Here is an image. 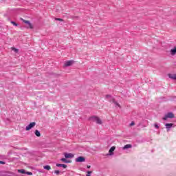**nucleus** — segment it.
Masks as SVG:
<instances>
[{"mask_svg": "<svg viewBox=\"0 0 176 176\" xmlns=\"http://www.w3.org/2000/svg\"><path fill=\"white\" fill-rule=\"evenodd\" d=\"M106 100H108V101H109V102H113V104H115V105H117V107H119L120 108V104H119V103H118V102L116 100H115V98H113V97H112V96L111 95H106Z\"/></svg>", "mask_w": 176, "mask_h": 176, "instance_id": "1", "label": "nucleus"}, {"mask_svg": "<svg viewBox=\"0 0 176 176\" xmlns=\"http://www.w3.org/2000/svg\"><path fill=\"white\" fill-rule=\"evenodd\" d=\"M21 20L25 23V28H30V30H32L34 28V25H32V23H31L30 21H27L25 19H23V18H21Z\"/></svg>", "mask_w": 176, "mask_h": 176, "instance_id": "2", "label": "nucleus"}, {"mask_svg": "<svg viewBox=\"0 0 176 176\" xmlns=\"http://www.w3.org/2000/svg\"><path fill=\"white\" fill-rule=\"evenodd\" d=\"M89 120H91V122H96V123H97V124H101V123H102V121H101V119H100V118L97 117V116H92L89 118Z\"/></svg>", "mask_w": 176, "mask_h": 176, "instance_id": "3", "label": "nucleus"}, {"mask_svg": "<svg viewBox=\"0 0 176 176\" xmlns=\"http://www.w3.org/2000/svg\"><path fill=\"white\" fill-rule=\"evenodd\" d=\"M36 123L35 122H32L30 123L29 125H28L25 128L26 131H30V130H31V129H32L33 127H35Z\"/></svg>", "mask_w": 176, "mask_h": 176, "instance_id": "4", "label": "nucleus"}, {"mask_svg": "<svg viewBox=\"0 0 176 176\" xmlns=\"http://www.w3.org/2000/svg\"><path fill=\"white\" fill-rule=\"evenodd\" d=\"M169 118L170 119H173L174 118V113H168L164 118L163 120H167V118Z\"/></svg>", "mask_w": 176, "mask_h": 176, "instance_id": "5", "label": "nucleus"}, {"mask_svg": "<svg viewBox=\"0 0 176 176\" xmlns=\"http://www.w3.org/2000/svg\"><path fill=\"white\" fill-rule=\"evenodd\" d=\"M75 63L74 60H67L64 63V67H71Z\"/></svg>", "mask_w": 176, "mask_h": 176, "instance_id": "6", "label": "nucleus"}, {"mask_svg": "<svg viewBox=\"0 0 176 176\" xmlns=\"http://www.w3.org/2000/svg\"><path fill=\"white\" fill-rule=\"evenodd\" d=\"M76 162L77 163H82V162H86V159L85 158V157L80 156V157H77V158L76 159Z\"/></svg>", "mask_w": 176, "mask_h": 176, "instance_id": "7", "label": "nucleus"}, {"mask_svg": "<svg viewBox=\"0 0 176 176\" xmlns=\"http://www.w3.org/2000/svg\"><path fill=\"white\" fill-rule=\"evenodd\" d=\"M64 156L65 159H72L74 157V154L71 153H65Z\"/></svg>", "mask_w": 176, "mask_h": 176, "instance_id": "8", "label": "nucleus"}, {"mask_svg": "<svg viewBox=\"0 0 176 176\" xmlns=\"http://www.w3.org/2000/svg\"><path fill=\"white\" fill-rule=\"evenodd\" d=\"M115 149H116V147H115V146H112V147L109 149V156L113 155V152L115 151Z\"/></svg>", "mask_w": 176, "mask_h": 176, "instance_id": "9", "label": "nucleus"}, {"mask_svg": "<svg viewBox=\"0 0 176 176\" xmlns=\"http://www.w3.org/2000/svg\"><path fill=\"white\" fill-rule=\"evenodd\" d=\"M175 54H176V47H175L173 49L170 50L171 56H175Z\"/></svg>", "mask_w": 176, "mask_h": 176, "instance_id": "10", "label": "nucleus"}, {"mask_svg": "<svg viewBox=\"0 0 176 176\" xmlns=\"http://www.w3.org/2000/svg\"><path fill=\"white\" fill-rule=\"evenodd\" d=\"M173 125H174V124H171V123H170V124L167 123V124H165L166 128L168 129H171Z\"/></svg>", "mask_w": 176, "mask_h": 176, "instance_id": "11", "label": "nucleus"}, {"mask_svg": "<svg viewBox=\"0 0 176 176\" xmlns=\"http://www.w3.org/2000/svg\"><path fill=\"white\" fill-rule=\"evenodd\" d=\"M56 167H63V168H67V165L63 164H57Z\"/></svg>", "mask_w": 176, "mask_h": 176, "instance_id": "12", "label": "nucleus"}, {"mask_svg": "<svg viewBox=\"0 0 176 176\" xmlns=\"http://www.w3.org/2000/svg\"><path fill=\"white\" fill-rule=\"evenodd\" d=\"M60 161H61V162H63V163H71V160H67L65 159V158H61V159H60Z\"/></svg>", "mask_w": 176, "mask_h": 176, "instance_id": "13", "label": "nucleus"}, {"mask_svg": "<svg viewBox=\"0 0 176 176\" xmlns=\"http://www.w3.org/2000/svg\"><path fill=\"white\" fill-rule=\"evenodd\" d=\"M132 146H131V144H126L122 148V149H129L130 148H132Z\"/></svg>", "mask_w": 176, "mask_h": 176, "instance_id": "14", "label": "nucleus"}, {"mask_svg": "<svg viewBox=\"0 0 176 176\" xmlns=\"http://www.w3.org/2000/svg\"><path fill=\"white\" fill-rule=\"evenodd\" d=\"M18 173H21V174H26L25 170L24 169H19Z\"/></svg>", "mask_w": 176, "mask_h": 176, "instance_id": "15", "label": "nucleus"}, {"mask_svg": "<svg viewBox=\"0 0 176 176\" xmlns=\"http://www.w3.org/2000/svg\"><path fill=\"white\" fill-rule=\"evenodd\" d=\"M34 133L36 137H41V132H39V131L36 130Z\"/></svg>", "mask_w": 176, "mask_h": 176, "instance_id": "16", "label": "nucleus"}, {"mask_svg": "<svg viewBox=\"0 0 176 176\" xmlns=\"http://www.w3.org/2000/svg\"><path fill=\"white\" fill-rule=\"evenodd\" d=\"M43 168H44L45 170H50L52 168L50 167V166L46 165V166H43Z\"/></svg>", "mask_w": 176, "mask_h": 176, "instance_id": "17", "label": "nucleus"}, {"mask_svg": "<svg viewBox=\"0 0 176 176\" xmlns=\"http://www.w3.org/2000/svg\"><path fill=\"white\" fill-rule=\"evenodd\" d=\"M11 50H13V52H14V53H19V49H17V48L12 47Z\"/></svg>", "mask_w": 176, "mask_h": 176, "instance_id": "18", "label": "nucleus"}, {"mask_svg": "<svg viewBox=\"0 0 176 176\" xmlns=\"http://www.w3.org/2000/svg\"><path fill=\"white\" fill-rule=\"evenodd\" d=\"M11 24H13V25H15V27H17V23L14 21H11Z\"/></svg>", "mask_w": 176, "mask_h": 176, "instance_id": "19", "label": "nucleus"}, {"mask_svg": "<svg viewBox=\"0 0 176 176\" xmlns=\"http://www.w3.org/2000/svg\"><path fill=\"white\" fill-rule=\"evenodd\" d=\"M91 173H93L91 170L87 171V174L86 176H90V174H91Z\"/></svg>", "mask_w": 176, "mask_h": 176, "instance_id": "20", "label": "nucleus"}, {"mask_svg": "<svg viewBox=\"0 0 176 176\" xmlns=\"http://www.w3.org/2000/svg\"><path fill=\"white\" fill-rule=\"evenodd\" d=\"M55 20H56L57 21H63V20L60 19V18H56Z\"/></svg>", "mask_w": 176, "mask_h": 176, "instance_id": "21", "label": "nucleus"}, {"mask_svg": "<svg viewBox=\"0 0 176 176\" xmlns=\"http://www.w3.org/2000/svg\"><path fill=\"white\" fill-rule=\"evenodd\" d=\"M54 173L56 175H58V174H60V170H55Z\"/></svg>", "mask_w": 176, "mask_h": 176, "instance_id": "22", "label": "nucleus"}, {"mask_svg": "<svg viewBox=\"0 0 176 176\" xmlns=\"http://www.w3.org/2000/svg\"><path fill=\"white\" fill-rule=\"evenodd\" d=\"M27 175H32V173L31 172H26Z\"/></svg>", "mask_w": 176, "mask_h": 176, "instance_id": "23", "label": "nucleus"}, {"mask_svg": "<svg viewBox=\"0 0 176 176\" xmlns=\"http://www.w3.org/2000/svg\"><path fill=\"white\" fill-rule=\"evenodd\" d=\"M155 129H159V125L157 124H154Z\"/></svg>", "mask_w": 176, "mask_h": 176, "instance_id": "24", "label": "nucleus"}, {"mask_svg": "<svg viewBox=\"0 0 176 176\" xmlns=\"http://www.w3.org/2000/svg\"><path fill=\"white\" fill-rule=\"evenodd\" d=\"M135 123L134 122H131L130 126H134Z\"/></svg>", "mask_w": 176, "mask_h": 176, "instance_id": "25", "label": "nucleus"}, {"mask_svg": "<svg viewBox=\"0 0 176 176\" xmlns=\"http://www.w3.org/2000/svg\"><path fill=\"white\" fill-rule=\"evenodd\" d=\"M0 164H5V162H3V161H0Z\"/></svg>", "mask_w": 176, "mask_h": 176, "instance_id": "26", "label": "nucleus"}, {"mask_svg": "<svg viewBox=\"0 0 176 176\" xmlns=\"http://www.w3.org/2000/svg\"><path fill=\"white\" fill-rule=\"evenodd\" d=\"M90 167H91L90 165H87V168H90Z\"/></svg>", "mask_w": 176, "mask_h": 176, "instance_id": "27", "label": "nucleus"}]
</instances>
